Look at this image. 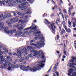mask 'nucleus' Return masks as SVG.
<instances>
[{"mask_svg":"<svg viewBox=\"0 0 76 76\" xmlns=\"http://www.w3.org/2000/svg\"><path fill=\"white\" fill-rule=\"evenodd\" d=\"M45 21H46V22L48 23H50L48 21V20H47V19H45Z\"/></svg>","mask_w":76,"mask_h":76,"instance_id":"obj_42","label":"nucleus"},{"mask_svg":"<svg viewBox=\"0 0 76 76\" xmlns=\"http://www.w3.org/2000/svg\"><path fill=\"white\" fill-rule=\"evenodd\" d=\"M0 54L1 55V52L0 51ZM3 58V57L2 56H0V64L2 63H4V61Z\"/></svg>","mask_w":76,"mask_h":76,"instance_id":"obj_14","label":"nucleus"},{"mask_svg":"<svg viewBox=\"0 0 76 76\" xmlns=\"http://www.w3.org/2000/svg\"><path fill=\"white\" fill-rule=\"evenodd\" d=\"M37 26H35V25L33 24L31 26L24 29V35H25L26 34L28 33V30L30 29H31L28 33V35H30V34H31L32 32L34 34V35H37V34H38L40 32V31L37 32L38 31V30L37 29L34 30V29H37Z\"/></svg>","mask_w":76,"mask_h":76,"instance_id":"obj_3","label":"nucleus"},{"mask_svg":"<svg viewBox=\"0 0 76 76\" xmlns=\"http://www.w3.org/2000/svg\"><path fill=\"white\" fill-rule=\"evenodd\" d=\"M3 16V14H1V15L0 16V21H1L2 20V19H3L7 18V14H5Z\"/></svg>","mask_w":76,"mask_h":76,"instance_id":"obj_11","label":"nucleus"},{"mask_svg":"<svg viewBox=\"0 0 76 76\" xmlns=\"http://www.w3.org/2000/svg\"><path fill=\"white\" fill-rule=\"evenodd\" d=\"M76 66V64H75V63H70L67 64L68 66H69L70 67H73V65Z\"/></svg>","mask_w":76,"mask_h":76,"instance_id":"obj_15","label":"nucleus"},{"mask_svg":"<svg viewBox=\"0 0 76 76\" xmlns=\"http://www.w3.org/2000/svg\"><path fill=\"white\" fill-rule=\"evenodd\" d=\"M51 68L50 69H49V70L48 71V72H50V71H51Z\"/></svg>","mask_w":76,"mask_h":76,"instance_id":"obj_56","label":"nucleus"},{"mask_svg":"<svg viewBox=\"0 0 76 76\" xmlns=\"http://www.w3.org/2000/svg\"><path fill=\"white\" fill-rule=\"evenodd\" d=\"M76 13L75 12H74L73 13V15H75V14Z\"/></svg>","mask_w":76,"mask_h":76,"instance_id":"obj_57","label":"nucleus"},{"mask_svg":"<svg viewBox=\"0 0 76 76\" xmlns=\"http://www.w3.org/2000/svg\"><path fill=\"white\" fill-rule=\"evenodd\" d=\"M52 2H53V3L54 4H56V2H54V1H53V0H52Z\"/></svg>","mask_w":76,"mask_h":76,"instance_id":"obj_51","label":"nucleus"},{"mask_svg":"<svg viewBox=\"0 0 76 76\" xmlns=\"http://www.w3.org/2000/svg\"><path fill=\"white\" fill-rule=\"evenodd\" d=\"M69 15H71V14H72V13L71 12L69 11Z\"/></svg>","mask_w":76,"mask_h":76,"instance_id":"obj_50","label":"nucleus"},{"mask_svg":"<svg viewBox=\"0 0 76 76\" xmlns=\"http://www.w3.org/2000/svg\"><path fill=\"white\" fill-rule=\"evenodd\" d=\"M57 53L58 54H59L60 53V52H59V51H57Z\"/></svg>","mask_w":76,"mask_h":76,"instance_id":"obj_59","label":"nucleus"},{"mask_svg":"<svg viewBox=\"0 0 76 76\" xmlns=\"http://www.w3.org/2000/svg\"><path fill=\"white\" fill-rule=\"evenodd\" d=\"M41 33V32L39 33L38 34H36V37H34V38L35 39H37V38H39V39H40L41 40H43L42 41H40L37 42V45L34 44L33 43L30 44L31 45H32L33 47H37V48H39V49L40 47H41L42 46H44L45 45V43L43 42H44V38L43 37V35L41 34H39Z\"/></svg>","mask_w":76,"mask_h":76,"instance_id":"obj_2","label":"nucleus"},{"mask_svg":"<svg viewBox=\"0 0 76 76\" xmlns=\"http://www.w3.org/2000/svg\"><path fill=\"white\" fill-rule=\"evenodd\" d=\"M3 1H0V4H1V5H4V4L3 3Z\"/></svg>","mask_w":76,"mask_h":76,"instance_id":"obj_31","label":"nucleus"},{"mask_svg":"<svg viewBox=\"0 0 76 76\" xmlns=\"http://www.w3.org/2000/svg\"><path fill=\"white\" fill-rule=\"evenodd\" d=\"M26 20H20L19 22H18V24L17 26V27L18 28V29H23L25 27L26 25L24 23H26Z\"/></svg>","mask_w":76,"mask_h":76,"instance_id":"obj_7","label":"nucleus"},{"mask_svg":"<svg viewBox=\"0 0 76 76\" xmlns=\"http://www.w3.org/2000/svg\"><path fill=\"white\" fill-rule=\"evenodd\" d=\"M57 39H59V35H57Z\"/></svg>","mask_w":76,"mask_h":76,"instance_id":"obj_45","label":"nucleus"},{"mask_svg":"<svg viewBox=\"0 0 76 76\" xmlns=\"http://www.w3.org/2000/svg\"><path fill=\"white\" fill-rule=\"evenodd\" d=\"M6 58L7 59H9V58H10V57H9V56H7Z\"/></svg>","mask_w":76,"mask_h":76,"instance_id":"obj_53","label":"nucleus"},{"mask_svg":"<svg viewBox=\"0 0 76 76\" xmlns=\"http://www.w3.org/2000/svg\"><path fill=\"white\" fill-rule=\"evenodd\" d=\"M6 23L7 24H8V25H10L11 24V23L9 22V20L7 21L6 22Z\"/></svg>","mask_w":76,"mask_h":76,"instance_id":"obj_26","label":"nucleus"},{"mask_svg":"<svg viewBox=\"0 0 76 76\" xmlns=\"http://www.w3.org/2000/svg\"><path fill=\"white\" fill-rule=\"evenodd\" d=\"M73 27H76V25H75V23L73 22Z\"/></svg>","mask_w":76,"mask_h":76,"instance_id":"obj_40","label":"nucleus"},{"mask_svg":"<svg viewBox=\"0 0 76 76\" xmlns=\"http://www.w3.org/2000/svg\"><path fill=\"white\" fill-rule=\"evenodd\" d=\"M8 61H5V62H6V63H5V64L4 65V66L5 68H7V67H8V65H7L6 64H8L9 65V64H8V63H7V62L8 63Z\"/></svg>","mask_w":76,"mask_h":76,"instance_id":"obj_18","label":"nucleus"},{"mask_svg":"<svg viewBox=\"0 0 76 76\" xmlns=\"http://www.w3.org/2000/svg\"><path fill=\"white\" fill-rule=\"evenodd\" d=\"M72 9H73V7H72V8H69V9L68 12H70Z\"/></svg>","mask_w":76,"mask_h":76,"instance_id":"obj_29","label":"nucleus"},{"mask_svg":"<svg viewBox=\"0 0 76 76\" xmlns=\"http://www.w3.org/2000/svg\"><path fill=\"white\" fill-rule=\"evenodd\" d=\"M20 19H22L26 20L27 18H28V16H26L25 17H21L20 18Z\"/></svg>","mask_w":76,"mask_h":76,"instance_id":"obj_21","label":"nucleus"},{"mask_svg":"<svg viewBox=\"0 0 76 76\" xmlns=\"http://www.w3.org/2000/svg\"><path fill=\"white\" fill-rule=\"evenodd\" d=\"M27 0V1H28L29 3H30V4H32V3H33V2H32V0Z\"/></svg>","mask_w":76,"mask_h":76,"instance_id":"obj_27","label":"nucleus"},{"mask_svg":"<svg viewBox=\"0 0 76 76\" xmlns=\"http://www.w3.org/2000/svg\"><path fill=\"white\" fill-rule=\"evenodd\" d=\"M74 30H75V31H76V28H74Z\"/></svg>","mask_w":76,"mask_h":76,"instance_id":"obj_64","label":"nucleus"},{"mask_svg":"<svg viewBox=\"0 0 76 76\" xmlns=\"http://www.w3.org/2000/svg\"><path fill=\"white\" fill-rule=\"evenodd\" d=\"M28 4V2H24L23 4L22 3L21 4V5L22 6H23L24 5H27Z\"/></svg>","mask_w":76,"mask_h":76,"instance_id":"obj_24","label":"nucleus"},{"mask_svg":"<svg viewBox=\"0 0 76 76\" xmlns=\"http://www.w3.org/2000/svg\"><path fill=\"white\" fill-rule=\"evenodd\" d=\"M15 67L18 68L19 67V65L17 64L16 65H15Z\"/></svg>","mask_w":76,"mask_h":76,"instance_id":"obj_39","label":"nucleus"},{"mask_svg":"<svg viewBox=\"0 0 76 76\" xmlns=\"http://www.w3.org/2000/svg\"><path fill=\"white\" fill-rule=\"evenodd\" d=\"M55 73H56V74L57 75V76H58L59 75V74H58V72H55Z\"/></svg>","mask_w":76,"mask_h":76,"instance_id":"obj_41","label":"nucleus"},{"mask_svg":"<svg viewBox=\"0 0 76 76\" xmlns=\"http://www.w3.org/2000/svg\"><path fill=\"white\" fill-rule=\"evenodd\" d=\"M63 58H66V56H64L62 57Z\"/></svg>","mask_w":76,"mask_h":76,"instance_id":"obj_55","label":"nucleus"},{"mask_svg":"<svg viewBox=\"0 0 76 76\" xmlns=\"http://www.w3.org/2000/svg\"><path fill=\"white\" fill-rule=\"evenodd\" d=\"M3 25H4L3 23L0 22V29L1 30H3V29H4V31L6 32V33H10L12 34H13V33H16V29H13L10 31H7L9 29V28L7 27L4 28V26Z\"/></svg>","mask_w":76,"mask_h":76,"instance_id":"obj_6","label":"nucleus"},{"mask_svg":"<svg viewBox=\"0 0 76 76\" xmlns=\"http://www.w3.org/2000/svg\"><path fill=\"white\" fill-rule=\"evenodd\" d=\"M17 13L18 15H20V16H22L24 15L25 14H23L22 12H16Z\"/></svg>","mask_w":76,"mask_h":76,"instance_id":"obj_19","label":"nucleus"},{"mask_svg":"<svg viewBox=\"0 0 76 76\" xmlns=\"http://www.w3.org/2000/svg\"><path fill=\"white\" fill-rule=\"evenodd\" d=\"M61 3H63V1H62V0H61V1H60Z\"/></svg>","mask_w":76,"mask_h":76,"instance_id":"obj_62","label":"nucleus"},{"mask_svg":"<svg viewBox=\"0 0 76 76\" xmlns=\"http://www.w3.org/2000/svg\"><path fill=\"white\" fill-rule=\"evenodd\" d=\"M58 64L57 63H56V64H55V66H56V67H57V66H58Z\"/></svg>","mask_w":76,"mask_h":76,"instance_id":"obj_44","label":"nucleus"},{"mask_svg":"<svg viewBox=\"0 0 76 76\" xmlns=\"http://www.w3.org/2000/svg\"><path fill=\"white\" fill-rule=\"evenodd\" d=\"M10 22H11V23H13L14 22V21H13V19L11 18L10 19Z\"/></svg>","mask_w":76,"mask_h":76,"instance_id":"obj_34","label":"nucleus"},{"mask_svg":"<svg viewBox=\"0 0 76 76\" xmlns=\"http://www.w3.org/2000/svg\"><path fill=\"white\" fill-rule=\"evenodd\" d=\"M64 32H63V31H61V34H62V35L63 34H64Z\"/></svg>","mask_w":76,"mask_h":76,"instance_id":"obj_49","label":"nucleus"},{"mask_svg":"<svg viewBox=\"0 0 76 76\" xmlns=\"http://www.w3.org/2000/svg\"><path fill=\"white\" fill-rule=\"evenodd\" d=\"M62 31H63V32L64 33H65L66 32V31H65V30H64V29H62Z\"/></svg>","mask_w":76,"mask_h":76,"instance_id":"obj_46","label":"nucleus"},{"mask_svg":"<svg viewBox=\"0 0 76 76\" xmlns=\"http://www.w3.org/2000/svg\"><path fill=\"white\" fill-rule=\"evenodd\" d=\"M68 24L70 25V26H71V25L72 24V23H71V22L69 20L68 21Z\"/></svg>","mask_w":76,"mask_h":76,"instance_id":"obj_36","label":"nucleus"},{"mask_svg":"<svg viewBox=\"0 0 76 76\" xmlns=\"http://www.w3.org/2000/svg\"><path fill=\"white\" fill-rule=\"evenodd\" d=\"M35 42V40H32L30 42Z\"/></svg>","mask_w":76,"mask_h":76,"instance_id":"obj_43","label":"nucleus"},{"mask_svg":"<svg viewBox=\"0 0 76 76\" xmlns=\"http://www.w3.org/2000/svg\"><path fill=\"white\" fill-rule=\"evenodd\" d=\"M6 3H8L9 6H12L13 5H15L16 2L13 0H7Z\"/></svg>","mask_w":76,"mask_h":76,"instance_id":"obj_8","label":"nucleus"},{"mask_svg":"<svg viewBox=\"0 0 76 76\" xmlns=\"http://www.w3.org/2000/svg\"><path fill=\"white\" fill-rule=\"evenodd\" d=\"M29 56L30 57L32 58L33 57V56H34V55H32V54L31 53L30 54H29Z\"/></svg>","mask_w":76,"mask_h":76,"instance_id":"obj_30","label":"nucleus"},{"mask_svg":"<svg viewBox=\"0 0 76 76\" xmlns=\"http://www.w3.org/2000/svg\"><path fill=\"white\" fill-rule=\"evenodd\" d=\"M7 15L8 18V17H10V16H11V14H10V13H8L7 14Z\"/></svg>","mask_w":76,"mask_h":76,"instance_id":"obj_33","label":"nucleus"},{"mask_svg":"<svg viewBox=\"0 0 76 76\" xmlns=\"http://www.w3.org/2000/svg\"><path fill=\"white\" fill-rule=\"evenodd\" d=\"M29 59V57H26L25 58H23L21 57L20 59V62H22V61H25V60H28Z\"/></svg>","mask_w":76,"mask_h":76,"instance_id":"obj_13","label":"nucleus"},{"mask_svg":"<svg viewBox=\"0 0 76 76\" xmlns=\"http://www.w3.org/2000/svg\"><path fill=\"white\" fill-rule=\"evenodd\" d=\"M30 51L31 53H33V56L34 57H37L38 58H44V56L43 55L44 53H43L42 51L39 50L38 52L37 50H30Z\"/></svg>","mask_w":76,"mask_h":76,"instance_id":"obj_5","label":"nucleus"},{"mask_svg":"<svg viewBox=\"0 0 76 76\" xmlns=\"http://www.w3.org/2000/svg\"><path fill=\"white\" fill-rule=\"evenodd\" d=\"M55 8H56V7H54L52 8V10H54L55 9Z\"/></svg>","mask_w":76,"mask_h":76,"instance_id":"obj_54","label":"nucleus"},{"mask_svg":"<svg viewBox=\"0 0 76 76\" xmlns=\"http://www.w3.org/2000/svg\"><path fill=\"white\" fill-rule=\"evenodd\" d=\"M9 55H10V56H11V55H12V54L11 53H10V52L9 53Z\"/></svg>","mask_w":76,"mask_h":76,"instance_id":"obj_52","label":"nucleus"},{"mask_svg":"<svg viewBox=\"0 0 76 76\" xmlns=\"http://www.w3.org/2000/svg\"><path fill=\"white\" fill-rule=\"evenodd\" d=\"M14 20H15V22H18V21H19V19H18V17H15L14 18Z\"/></svg>","mask_w":76,"mask_h":76,"instance_id":"obj_22","label":"nucleus"},{"mask_svg":"<svg viewBox=\"0 0 76 76\" xmlns=\"http://www.w3.org/2000/svg\"><path fill=\"white\" fill-rule=\"evenodd\" d=\"M13 13L14 16H16V15H16V14L15 12H13Z\"/></svg>","mask_w":76,"mask_h":76,"instance_id":"obj_48","label":"nucleus"},{"mask_svg":"<svg viewBox=\"0 0 76 76\" xmlns=\"http://www.w3.org/2000/svg\"><path fill=\"white\" fill-rule=\"evenodd\" d=\"M62 24L64 28V26H66L65 25H66V22L64 21H63L62 22Z\"/></svg>","mask_w":76,"mask_h":76,"instance_id":"obj_25","label":"nucleus"},{"mask_svg":"<svg viewBox=\"0 0 76 76\" xmlns=\"http://www.w3.org/2000/svg\"><path fill=\"white\" fill-rule=\"evenodd\" d=\"M18 7H19V9H21V10H23V9H26V8L27 7L26 6H22V5L19 6Z\"/></svg>","mask_w":76,"mask_h":76,"instance_id":"obj_16","label":"nucleus"},{"mask_svg":"<svg viewBox=\"0 0 76 76\" xmlns=\"http://www.w3.org/2000/svg\"><path fill=\"white\" fill-rule=\"evenodd\" d=\"M16 0L18 3H22V1L20 0H19H19Z\"/></svg>","mask_w":76,"mask_h":76,"instance_id":"obj_35","label":"nucleus"},{"mask_svg":"<svg viewBox=\"0 0 76 76\" xmlns=\"http://www.w3.org/2000/svg\"><path fill=\"white\" fill-rule=\"evenodd\" d=\"M59 10L60 12H61V10L60 8H59Z\"/></svg>","mask_w":76,"mask_h":76,"instance_id":"obj_58","label":"nucleus"},{"mask_svg":"<svg viewBox=\"0 0 76 76\" xmlns=\"http://www.w3.org/2000/svg\"><path fill=\"white\" fill-rule=\"evenodd\" d=\"M16 34L17 35H22L21 36L23 37V35H24V33H23V32L21 31H17L16 32Z\"/></svg>","mask_w":76,"mask_h":76,"instance_id":"obj_12","label":"nucleus"},{"mask_svg":"<svg viewBox=\"0 0 76 76\" xmlns=\"http://www.w3.org/2000/svg\"><path fill=\"white\" fill-rule=\"evenodd\" d=\"M26 14H28V15H29V14H30L31 13V12L30 11H28L27 12H26Z\"/></svg>","mask_w":76,"mask_h":76,"instance_id":"obj_37","label":"nucleus"},{"mask_svg":"<svg viewBox=\"0 0 76 76\" xmlns=\"http://www.w3.org/2000/svg\"><path fill=\"white\" fill-rule=\"evenodd\" d=\"M27 48H29V49H36V48H35V47L32 48V47L31 46H27Z\"/></svg>","mask_w":76,"mask_h":76,"instance_id":"obj_23","label":"nucleus"},{"mask_svg":"<svg viewBox=\"0 0 76 76\" xmlns=\"http://www.w3.org/2000/svg\"><path fill=\"white\" fill-rule=\"evenodd\" d=\"M43 63H45V61L39 62L38 63L41 64V65H37V66L34 67L33 68H31V67H29V66H27V68H26L24 65L22 66V64H20V66L21 69L23 71H27V70H29L30 71L35 72V71H37V70H39V69H41V68L43 67L44 66V64H43Z\"/></svg>","mask_w":76,"mask_h":76,"instance_id":"obj_1","label":"nucleus"},{"mask_svg":"<svg viewBox=\"0 0 76 76\" xmlns=\"http://www.w3.org/2000/svg\"><path fill=\"white\" fill-rule=\"evenodd\" d=\"M34 22H35V23H37V20H34Z\"/></svg>","mask_w":76,"mask_h":76,"instance_id":"obj_60","label":"nucleus"},{"mask_svg":"<svg viewBox=\"0 0 76 76\" xmlns=\"http://www.w3.org/2000/svg\"><path fill=\"white\" fill-rule=\"evenodd\" d=\"M5 51H6V52H7V53H8V50H6Z\"/></svg>","mask_w":76,"mask_h":76,"instance_id":"obj_63","label":"nucleus"},{"mask_svg":"<svg viewBox=\"0 0 76 76\" xmlns=\"http://www.w3.org/2000/svg\"><path fill=\"white\" fill-rule=\"evenodd\" d=\"M72 58L71 60V62H72V63L74 62L75 60H76V58L75 57H72Z\"/></svg>","mask_w":76,"mask_h":76,"instance_id":"obj_20","label":"nucleus"},{"mask_svg":"<svg viewBox=\"0 0 76 76\" xmlns=\"http://www.w3.org/2000/svg\"><path fill=\"white\" fill-rule=\"evenodd\" d=\"M28 50V49L25 47V46H23L20 48L18 49L17 50V53L14 52L13 53V54L15 56H18L20 58L22 57L23 53H24L26 54H28L27 51Z\"/></svg>","mask_w":76,"mask_h":76,"instance_id":"obj_4","label":"nucleus"},{"mask_svg":"<svg viewBox=\"0 0 76 76\" xmlns=\"http://www.w3.org/2000/svg\"><path fill=\"white\" fill-rule=\"evenodd\" d=\"M62 61H64V59H62Z\"/></svg>","mask_w":76,"mask_h":76,"instance_id":"obj_61","label":"nucleus"},{"mask_svg":"<svg viewBox=\"0 0 76 76\" xmlns=\"http://www.w3.org/2000/svg\"><path fill=\"white\" fill-rule=\"evenodd\" d=\"M57 66H55L54 67V70H57Z\"/></svg>","mask_w":76,"mask_h":76,"instance_id":"obj_32","label":"nucleus"},{"mask_svg":"<svg viewBox=\"0 0 76 76\" xmlns=\"http://www.w3.org/2000/svg\"><path fill=\"white\" fill-rule=\"evenodd\" d=\"M49 28H50V30L52 31L53 32H55L56 31V30L55 29H56V26H55V23H53L51 24V27H49Z\"/></svg>","mask_w":76,"mask_h":76,"instance_id":"obj_10","label":"nucleus"},{"mask_svg":"<svg viewBox=\"0 0 76 76\" xmlns=\"http://www.w3.org/2000/svg\"><path fill=\"white\" fill-rule=\"evenodd\" d=\"M56 20L57 22H60V19L58 18H57Z\"/></svg>","mask_w":76,"mask_h":76,"instance_id":"obj_38","label":"nucleus"},{"mask_svg":"<svg viewBox=\"0 0 76 76\" xmlns=\"http://www.w3.org/2000/svg\"><path fill=\"white\" fill-rule=\"evenodd\" d=\"M64 13H67V10L66 9H64L63 10Z\"/></svg>","mask_w":76,"mask_h":76,"instance_id":"obj_28","label":"nucleus"},{"mask_svg":"<svg viewBox=\"0 0 76 76\" xmlns=\"http://www.w3.org/2000/svg\"><path fill=\"white\" fill-rule=\"evenodd\" d=\"M64 55H66V51H64Z\"/></svg>","mask_w":76,"mask_h":76,"instance_id":"obj_47","label":"nucleus"},{"mask_svg":"<svg viewBox=\"0 0 76 76\" xmlns=\"http://www.w3.org/2000/svg\"><path fill=\"white\" fill-rule=\"evenodd\" d=\"M6 62V63H7L8 64V65L9 66V67L8 68H7L8 70H10V69H11V68H15V65H12V64H10V60H9L8 61V62Z\"/></svg>","mask_w":76,"mask_h":76,"instance_id":"obj_9","label":"nucleus"},{"mask_svg":"<svg viewBox=\"0 0 76 76\" xmlns=\"http://www.w3.org/2000/svg\"><path fill=\"white\" fill-rule=\"evenodd\" d=\"M64 28L67 32H69V33L71 32V30L70 29L68 28V29H67V27L66 26H64Z\"/></svg>","mask_w":76,"mask_h":76,"instance_id":"obj_17","label":"nucleus"}]
</instances>
